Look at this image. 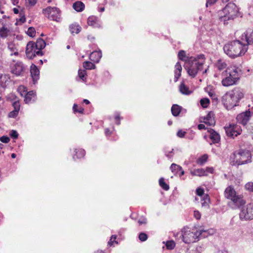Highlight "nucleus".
Instances as JSON below:
<instances>
[{
	"label": "nucleus",
	"instance_id": "38",
	"mask_svg": "<svg viewBox=\"0 0 253 253\" xmlns=\"http://www.w3.org/2000/svg\"><path fill=\"white\" fill-rule=\"evenodd\" d=\"M178 57L179 59L182 60V61H186L187 60L186 59V53L185 51L183 50H181L179 51L178 54Z\"/></svg>",
	"mask_w": 253,
	"mask_h": 253
},
{
	"label": "nucleus",
	"instance_id": "26",
	"mask_svg": "<svg viewBox=\"0 0 253 253\" xmlns=\"http://www.w3.org/2000/svg\"><path fill=\"white\" fill-rule=\"evenodd\" d=\"M9 82V78L8 76L5 74H0V85L4 87L6 84Z\"/></svg>",
	"mask_w": 253,
	"mask_h": 253
},
{
	"label": "nucleus",
	"instance_id": "40",
	"mask_svg": "<svg viewBox=\"0 0 253 253\" xmlns=\"http://www.w3.org/2000/svg\"><path fill=\"white\" fill-rule=\"evenodd\" d=\"M77 150L75 149L76 151V156L77 158H81L83 157L85 155V151L83 149H79L78 151H76Z\"/></svg>",
	"mask_w": 253,
	"mask_h": 253
},
{
	"label": "nucleus",
	"instance_id": "19",
	"mask_svg": "<svg viewBox=\"0 0 253 253\" xmlns=\"http://www.w3.org/2000/svg\"><path fill=\"white\" fill-rule=\"evenodd\" d=\"M30 72L33 81L35 82L39 79V70L36 65L33 64L31 66Z\"/></svg>",
	"mask_w": 253,
	"mask_h": 253
},
{
	"label": "nucleus",
	"instance_id": "41",
	"mask_svg": "<svg viewBox=\"0 0 253 253\" xmlns=\"http://www.w3.org/2000/svg\"><path fill=\"white\" fill-rule=\"evenodd\" d=\"M36 31L34 28L31 27H29L27 30V34L31 37H33L35 36Z\"/></svg>",
	"mask_w": 253,
	"mask_h": 253
},
{
	"label": "nucleus",
	"instance_id": "35",
	"mask_svg": "<svg viewBox=\"0 0 253 253\" xmlns=\"http://www.w3.org/2000/svg\"><path fill=\"white\" fill-rule=\"evenodd\" d=\"M165 244L166 248L168 250H172L175 246V243L173 240H169L167 242H163Z\"/></svg>",
	"mask_w": 253,
	"mask_h": 253
},
{
	"label": "nucleus",
	"instance_id": "6",
	"mask_svg": "<svg viewBox=\"0 0 253 253\" xmlns=\"http://www.w3.org/2000/svg\"><path fill=\"white\" fill-rule=\"evenodd\" d=\"M233 165H241L251 162V154L249 151L240 150L233 154Z\"/></svg>",
	"mask_w": 253,
	"mask_h": 253
},
{
	"label": "nucleus",
	"instance_id": "3",
	"mask_svg": "<svg viewBox=\"0 0 253 253\" xmlns=\"http://www.w3.org/2000/svg\"><path fill=\"white\" fill-rule=\"evenodd\" d=\"M248 49L247 44H243L239 40L230 42L225 44L223 47L224 52L232 58L244 55Z\"/></svg>",
	"mask_w": 253,
	"mask_h": 253
},
{
	"label": "nucleus",
	"instance_id": "13",
	"mask_svg": "<svg viewBox=\"0 0 253 253\" xmlns=\"http://www.w3.org/2000/svg\"><path fill=\"white\" fill-rule=\"evenodd\" d=\"M251 117V112L250 111H246L245 112L239 114L237 117L236 119L237 122L239 124H241L243 125H245L247 124L248 122L249 121L250 118Z\"/></svg>",
	"mask_w": 253,
	"mask_h": 253
},
{
	"label": "nucleus",
	"instance_id": "43",
	"mask_svg": "<svg viewBox=\"0 0 253 253\" xmlns=\"http://www.w3.org/2000/svg\"><path fill=\"white\" fill-rule=\"evenodd\" d=\"M86 75V72L85 70H82L80 69L78 71V75L79 77L83 80L84 81L85 78V77Z\"/></svg>",
	"mask_w": 253,
	"mask_h": 253
},
{
	"label": "nucleus",
	"instance_id": "32",
	"mask_svg": "<svg viewBox=\"0 0 253 253\" xmlns=\"http://www.w3.org/2000/svg\"><path fill=\"white\" fill-rule=\"evenodd\" d=\"M227 66V65L225 62L220 59L217 60L215 63V66L219 70H222L225 69H226Z\"/></svg>",
	"mask_w": 253,
	"mask_h": 253
},
{
	"label": "nucleus",
	"instance_id": "47",
	"mask_svg": "<svg viewBox=\"0 0 253 253\" xmlns=\"http://www.w3.org/2000/svg\"><path fill=\"white\" fill-rule=\"evenodd\" d=\"M219 19H220L221 22H223L224 25H226V24H227L226 22V21H227L228 20H229L230 19L233 20V18H232V17H226V16H225V17H220Z\"/></svg>",
	"mask_w": 253,
	"mask_h": 253
},
{
	"label": "nucleus",
	"instance_id": "39",
	"mask_svg": "<svg viewBox=\"0 0 253 253\" xmlns=\"http://www.w3.org/2000/svg\"><path fill=\"white\" fill-rule=\"evenodd\" d=\"M200 103L202 106L204 108H206L210 104V100L207 98L202 99L200 100Z\"/></svg>",
	"mask_w": 253,
	"mask_h": 253
},
{
	"label": "nucleus",
	"instance_id": "45",
	"mask_svg": "<svg viewBox=\"0 0 253 253\" xmlns=\"http://www.w3.org/2000/svg\"><path fill=\"white\" fill-rule=\"evenodd\" d=\"M138 238L141 241L144 242L147 239L148 236L146 233L142 232L139 234Z\"/></svg>",
	"mask_w": 253,
	"mask_h": 253
},
{
	"label": "nucleus",
	"instance_id": "21",
	"mask_svg": "<svg viewBox=\"0 0 253 253\" xmlns=\"http://www.w3.org/2000/svg\"><path fill=\"white\" fill-rule=\"evenodd\" d=\"M209 132L210 133V138L212 141L213 143H218L220 139L219 134L212 129H210Z\"/></svg>",
	"mask_w": 253,
	"mask_h": 253
},
{
	"label": "nucleus",
	"instance_id": "61",
	"mask_svg": "<svg viewBox=\"0 0 253 253\" xmlns=\"http://www.w3.org/2000/svg\"><path fill=\"white\" fill-rule=\"evenodd\" d=\"M206 173L207 174L208 172L212 173L213 171V169L212 168H207L206 169Z\"/></svg>",
	"mask_w": 253,
	"mask_h": 253
},
{
	"label": "nucleus",
	"instance_id": "15",
	"mask_svg": "<svg viewBox=\"0 0 253 253\" xmlns=\"http://www.w3.org/2000/svg\"><path fill=\"white\" fill-rule=\"evenodd\" d=\"M196 194L199 196H202V205L203 207H206L208 206L210 202V198L208 194H204V190L203 189L198 188L196 190Z\"/></svg>",
	"mask_w": 253,
	"mask_h": 253
},
{
	"label": "nucleus",
	"instance_id": "4",
	"mask_svg": "<svg viewBox=\"0 0 253 253\" xmlns=\"http://www.w3.org/2000/svg\"><path fill=\"white\" fill-rule=\"evenodd\" d=\"M205 62L204 55H200L197 58L191 57L185 62L184 68L188 74L192 78H194L199 71L203 69Z\"/></svg>",
	"mask_w": 253,
	"mask_h": 253
},
{
	"label": "nucleus",
	"instance_id": "23",
	"mask_svg": "<svg viewBox=\"0 0 253 253\" xmlns=\"http://www.w3.org/2000/svg\"><path fill=\"white\" fill-rule=\"evenodd\" d=\"M182 70V67L179 62H177L175 65L174 71V81L176 82L181 76V72Z\"/></svg>",
	"mask_w": 253,
	"mask_h": 253
},
{
	"label": "nucleus",
	"instance_id": "62",
	"mask_svg": "<svg viewBox=\"0 0 253 253\" xmlns=\"http://www.w3.org/2000/svg\"><path fill=\"white\" fill-rule=\"evenodd\" d=\"M116 238V236H114V235L112 236L110 241L108 242V245L112 246V244H113V242L112 241V239H113L114 240H115Z\"/></svg>",
	"mask_w": 253,
	"mask_h": 253
},
{
	"label": "nucleus",
	"instance_id": "56",
	"mask_svg": "<svg viewBox=\"0 0 253 253\" xmlns=\"http://www.w3.org/2000/svg\"><path fill=\"white\" fill-rule=\"evenodd\" d=\"M194 215L197 219H199L201 218V214L198 211H194Z\"/></svg>",
	"mask_w": 253,
	"mask_h": 253
},
{
	"label": "nucleus",
	"instance_id": "50",
	"mask_svg": "<svg viewBox=\"0 0 253 253\" xmlns=\"http://www.w3.org/2000/svg\"><path fill=\"white\" fill-rule=\"evenodd\" d=\"M10 135L12 138L16 139L18 136V134L16 130H12L10 133Z\"/></svg>",
	"mask_w": 253,
	"mask_h": 253
},
{
	"label": "nucleus",
	"instance_id": "8",
	"mask_svg": "<svg viewBox=\"0 0 253 253\" xmlns=\"http://www.w3.org/2000/svg\"><path fill=\"white\" fill-rule=\"evenodd\" d=\"M12 35L13 30L11 25L4 17H2L0 19V38L2 39H8Z\"/></svg>",
	"mask_w": 253,
	"mask_h": 253
},
{
	"label": "nucleus",
	"instance_id": "48",
	"mask_svg": "<svg viewBox=\"0 0 253 253\" xmlns=\"http://www.w3.org/2000/svg\"><path fill=\"white\" fill-rule=\"evenodd\" d=\"M13 106L14 108V110H15V112H18L20 109V104L19 101H15L13 103Z\"/></svg>",
	"mask_w": 253,
	"mask_h": 253
},
{
	"label": "nucleus",
	"instance_id": "54",
	"mask_svg": "<svg viewBox=\"0 0 253 253\" xmlns=\"http://www.w3.org/2000/svg\"><path fill=\"white\" fill-rule=\"evenodd\" d=\"M173 149H172L171 151L166 150L165 155L166 156V157L170 159L172 156V155H170V154L173 152Z\"/></svg>",
	"mask_w": 253,
	"mask_h": 253
},
{
	"label": "nucleus",
	"instance_id": "27",
	"mask_svg": "<svg viewBox=\"0 0 253 253\" xmlns=\"http://www.w3.org/2000/svg\"><path fill=\"white\" fill-rule=\"evenodd\" d=\"M45 42L41 38H39L36 42H35V47L36 48L38 49V50H40L42 51V49L45 47Z\"/></svg>",
	"mask_w": 253,
	"mask_h": 253
},
{
	"label": "nucleus",
	"instance_id": "30",
	"mask_svg": "<svg viewBox=\"0 0 253 253\" xmlns=\"http://www.w3.org/2000/svg\"><path fill=\"white\" fill-rule=\"evenodd\" d=\"M35 92L34 91L27 92L24 96L25 97L24 101L26 103L30 102L32 99L35 96Z\"/></svg>",
	"mask_w": 253,
	"mask_h": 253
},
{
	"label": "nucleus",
	"instance_id": "25",
	"mask_svg": "<svg viewBox=\"0 0 253 253\" xmlns=\"http://www.w3.org/2000/svg\"><path fill=\"white\" fill-rule=\"evenodd\" d=\"M170 169L172 172L175 174H178V172L180 171V174H179L180 176L183 175L184 173V171L182 170V168L174 163L171 164L170 166Z\"/></svg>",
	"mask_w": 253,
	"mask_h": 253
},
{
	"label": "nucleus",
	"instance_id": "34",
	"mask_svg": "<svg viewBox=\"0 0 253 253\" xmlns=\"http://www.w3.org/2000/svg\"><path fill=\"white\" fill-rule=\"evenodd\" d=\"M83 67L86 70L94 69L95 65L89 61H84L83 63Z\"/></svg>",
	"mask_w": 253,
	"mask_h": 253
},
{
	"label": "nucleus",
	"instance_id": "57",
	"mask_svg": "<svg viewBox=\"0 0 253 253\" xmlns=\"http://www.w3.org/2000/svg\"><path fill=\"white\" fill-rule=\"evenodd\" d=\"M217 0H207L206 3V6H208V5H212L215 3Z\"/></svg>",
	"mask_w": 253,
	"mask_h": 253
},
{
	"label": "nucleus",
	"instance_id": "60",
	"mask_svg": "<svg viewBox=\"0 0 253 253\" xmlns=\"http://www.w3.org/2000/svg\"><path fill=\"white\" fill-rule=\"evenodd\" d=\"M209 94L210 96H211L213 100H214L216 101L217 100V97L216 96L215 94H214L213 93L209 92Z\"/></svg>",
	"mask_w": 253,
	"mask_h": 253
},
{
	"label": "nucleus",
	"instance_id": "16",
	"mask_svg": "<svg viewBox=\"0 0 253 253\" xmlns=\"http://www.w3.org/2000/svg\"><path fill=\"white\" fill-rule=\"evenodd\" d=\"M24 67L21 62H17L11 67V72L16 76H20L23 72Z\"/></svg>",
	"mask_w": 253,
	"mask_h": 253
},
{
	"label": "nucleus",
	"instance_id": "42",
	"mask_svg": "<svg viewBox=\"0 0 253 253\" xmlns=\"http://www.w3.org/2000/svg\"><path fill=\"white\" fill-rule=\"evenodd\" d=\"M18 91L22 96H24L27 91L26 87L23 85H20L18 87Z\"/></svg>",
	"mask_w": 253,
	"mask_h": 253
},
{
	"label": "nucleus",
	"instance_id": "55",
	"mask_svg": "<svg viewBox=\"0 0 253 253\" xmlns=\"http://www.w3.org/2000/svg\"><path fill=\"white\" fill-rule=\"evenodd\" d=\"M138 222L139 225L145 224L147 223V220L145 218L139 219L138 220Z\"/></svg>",
	"mask_w": 253,
	"mask_h": 253
},
{
	"label": "nucleus",
	"instance_id": "24",
	"mask_svg": "<svg viewBox=\"0 0 253 253\" xmlns=\"http://www.w3.org/2000/svg\"><path fill=\"white\" fill-rule=\"evenodd\" d=\"M87 23L89 26L94 28L99 27L100 26V24L96 17H88Z\"/></svg>",
	"mask_w": 253,
	"mask_h": 253
},
{
	"label": "nucleus",
	"instance_id": "33",
	"mask_svg": "<svg viewBox=\"0 0 253 253\" xmlns=\"http://www.w3.org/2000/svg\"><path fill=\"white\" fill-rule=\"evenodd\" d=\"M171 113L174 116H177L181 112V107L178 105H173L171 109Z\"/></svg>",
	"mask_w": 253,
	"mask_h": 253
},
{
	"label": "nucleus",
	"instance_id": "9",
	"mask_svg": "<svg viewBox=\"0 0 253 253\" xmlns=\"http://www.w3.org/2000/svg\"><path fill=\"white\" fill-rule=\"evenodd\" d=\"M26 54L29 59H32L36 55L42 56V52L40 50H38V49L36 48L35 47V42L31 41L27 44Z\"/></svg>",
	"mask_w": 253,
	"mask_h": 253
},
{
	"label": "nucleus",
	"instance_id": "46",
	"mask_svg": "<svg viewBox=\"0 0 253 253\" xmlns=\"http://www.w3.org/2000/svg\"><path fill=\"white\" fill-rule=\"evenodd\" d=\"M26 21L25 17H20V18L16 19V22L15 23V24L18 25H21L23 23H24Z\"/></svg>",
	"mask_w": 253,
	"mask_h": 253
},
{
	"label": "nucleus",
	"instance_id": "17",
	"mask_svg": "<svg viewBox=\"0 0 253 253\" xmlns=\"http://www.w3.org/2000/svg\"><path fill=\"white\" fill-rule=\"evenodd\" d=\"M42 13L44 15H48L50 16H56L60 14V10L55 7H47L46 8L43 9Z\"/></svg>",
	"mask_w": 253,
	"mask_h": 253
},
{
	"label": "nucleus",
	"instance_id": "51",
	"mask_svg": "<svg viewBox=\"0 0 253 253\" xmlns=\"http://www.w3.org/2000/svg\"><path fill=\"white\" fill-rule=\"evenodd\" d=\"M0 140L3 143H7L10 141V139L6 136H2L0 138Z\"/></svg>",
	"mask_w": 253,
	"mask_h": 253
},
{
	"label": "nucleus",
	"instance_id": "29",
	"mask_svg": "<svg viewBox=\"0 0 253 253\" xmlns=\"http://www.w3.org/2000/svg\"><path fill=\"white\" fill-rule=\"evenodd\" d=\"M179 91L183 94L188 95L191 93L189 88L186 86L184 83H181L179 85Z\"/></svg>",
	"mask_w": 253,
	"mask_h": 253
},
{
	"label": "nucleus",
	"instance_id": "7",
	"mask_svg": "<svg viewBox=\"0 0 253 253\" xmlns=\"http://www.w3.org/2000/svg\"><path fill=\"white\" fill-rule=\"evenodd\" d=\"M224 195L227 199L232 201L238 207L241 206L245 203L243 197L240 195L237 194L234 187L232 186H229L225 189Z\"/></svg>",
	"mask_w": 253,
	"mask_h": 253
},
{
	"label": "nucleus",
	"instance_id": "63",
	"mask_svg": "<svg viewBox=\"0 0 253 253\" xmlns=\"http://www.w3.org/2000/svg\"><path fill=\"white\" fill-rule=\"evenodd\" d=\"M49 19L51 20H55L57 22L60 21V17H56V18L54 19V17H48Z\"/></svg>",
	"mask_w": 253,
	"mask_h": 253
},
{
	"label": "nucleus",
	"instance_id": "5",
	"mask_svg": "<svg viewBox=\"0 0 253 253\" xmlns=\"http://www.w3.org/2000/svg\"><path fill=\"white\" fill-rule=\"evenodd\" d=\"M243 96L244 93L241 89L235 88L222 96V102L227 109H231L238 105L239 101Z\"/></svg>",
	"mask_w": 253,
	"mask_h": 253
},
{
	"label": "nucleus",
	"instance_id": "31",
	"mask_svg": "<svg viewBox=\"0 0 253 253\" xmlns=\"http://www.w3.org/2000/svg\"><path fill=\"white\" fill-rule=\"evenodd\" d=\"M81 30V27L77 24H72L70 26V30L72 34H78Z\"/></svg>",
	"mask_w": 253,
	"mask_h": 253
},
{
	"label": "nucleus",
	"instance_id": "2",
	"mask_svg": "<svg viewBox=\"0 0 253 253\" xmlns=\"http://www.w3.org/2000/svg\"><path fill=\"white\" fill-rule=\"evenodd\" d=\"M242 71L236 66H230L221 74V84L224 86L234 85L239 81Z\"/></svg>",
	"mask_w": 253,
	"mask_h": 253
},
{
	"label": "nucleus",
	"instance_id": "28",
	"mask_svg": "<svg viewBox=\"0 0 253 253\" xmlns=\"http://www.w3.org/2000/svg\"><path fill=\"white\" fill-rule=\"evenodd\" d=\"M73 7L75 10L79 12L84 10V5L82 1H78L73 4Z\"/></svg>",
	"mask_w": 253,
	"mask_h": 253
},
{
	"label": "nucleus",
	"instance_id": "18",
	"mask_svg": "<svg viewBox=\"0 0 253 253\" xmlns=\"http://www.w3.org/2000/svg\"><path fill=\"white\" fill-rule=\"evenodd\" d=\"M204 123L210 126H214L215 121L214 118V114L213 112H209L204 118Z\"/></svg>",
	"mask_w": 253,
	"mask_h": 253
},
{
	"label": "nucleus",
	"instance_id": "14",
	"mask_svg": "<svg viewBox=\"0 0 253 253\" xmlns=\"http://www.w3.org/2000/svg\"><path fill=\"white\" fill-rule=\"evenodd\" d=\"M241 39L247 42V46L253 43V30L248 29L242 35Z\"/></svg>",
	"mask_w": 253,
	"mask_h": 253
},
{
	"label": "nucleus",
	"instance_id": "20",
	"mask_svg": "<svg viewBox=\"0 0 253 253\" xmlns=\"http://www.w3.org/2000/svg\"><path fill=\"white\" fill-rule=\"evenodd\" d=\"M102 57L101 51H94L91 53L90 59L94 62L98 63Z\"/></svg>",
	"mask_w": 253,
	"mask_h": 253
},
{
	"label": "nucleus",
	"instance_id": "59",
	"mask_svg": "<svg viewBox=\"0 0 253 253\" xmlns=\"http://www.w3.org/2000/svg\"><path fill=\"white\" fill-rule=\"evenodd\" d=\"M18 113V112H15V110H14L9 114V117L10 118H14L17 115Z\"/></svg>",
	"mask_w": 253,
	"mask_h": 253
},
{
	"label": "nucleus",
	"instance_id": "44",
	"mask_svg": "<svg viewBox=\"0 0 253 253\" xmlns=\"http://www.w3.org/2000/svg\"><path fill=\"white\" fill-rule=\"evenodd\" d=\"M208 159V156L207 155H204L201 157L197 161V162L199 164L203 165L205 163Z\"/></svg>",
	"mask_w": 253,
	"mask_h": 253
},
{
	"label": "nucleus",
	"instance_id": "12",
	"mask_svg": "<svg viewBox=\"0 0 253 253\" xmlns=\"http://www.w3.org/2000/svg\"><path fill=\"white\" fill-rule=\"evenodd\" d=\"M224 16H237L238 8L234 3L228 4L223 9Z\"/></svg>",
	"mask_w": 253,
	"mask_h": 253
},
{
	"label": "nucleus",
	"instance_id": "52",
	"mask_svg": "<svg viewBox=\"0 0 253 253\" xmlns=\"http://www.w3.org/2000/svg\"><path fill=\"white\" fill-rule=\"evenodd\" d=\"M78 107L77 105H76L75 104L74 105L73 107L74 111L76 112H79V113H83V111L84 110V109L83 108H80L78 110H76V107Z\"/></svg>",
	"mask_w": 253,
	"mask_h": 253
},
{
	"label": "nucleus",
	"instance_id": "11",
	"mask_svg": "<svg viewBox=\"0 0 253 253\" xmlns=\"http://www.w3.org/2000/svg\"><path fill=\"white\" fill-rule=\"evenodd\" d=\"M224 128L227 135L233 138L241 134L242 131L240 126L234 124H230Z\"/></svg>",
	"mask_w": 253,
	"mask_h": 253
},
{
	"label": "nucleus",
	"instance_id": "22",
	"mask_svg": "<svg viewBox=\"0 0 253 253\" xmlns=\"http://www.w3.org/2000/svg\"><path fill=\"white\" fill-rule=\"evenodd\" d=\"M7 49L9 51V54L11 56L18 55V50L16 46L12 42L9 43L7 46Z\"/></svg>",
	"mask_w": 253,
	"mask_h": 253
},
{
	"label": "nucleus",
	"instance_id": "37",
	"mask_svg": "<svg viewBox=\"0 0 253 253\" xmlns=\"http://www.w3.org/2000/svg\"><path fill=\"white\" fill-rule=\"evenodd\" d=\"M159 185L160 186L165 190L167 191L169 189V185H168L165 182L164 178L162 177L159 179Z\"/></svg>",
	"mask_w": 253,
	"mask_h": 253
},
{
	"label": "nucleus",
	"instance_id": "1",
	"mask_svg": "<svg viewBox=\"0 0 253 253\" xmlns=\"http://www.w3.org/2000/svg\"><path fill=\"white\" fill-rule=\"evenodd\" d=\"M215 231L213 229H209L208 230L199 229L196 232L191 231L188 227L183 228L179 233H177L175 237H177L179 235L182 238V241L186 244L195 242L196 239L200 236L203 238L207 237L209 235H212L215 233Z\"/></svg>",
	"mask_w": 253,
	"mask_h": 253
},
{
	"label": "nucleus",
	"instance_id": "53",
	"mask_svg": "<svg viewBox=\"0 0 253 253\" xmlns=\"http://www.w3.org/2000/svg\"><path fill=\"white\" fill-rule=\"evenodd\" d=\"M185 133V131H182L181 130H179L177 132V136L182 138L184 136Z\"/></svg>",
	"mask_w": 253,
	"mask_h": 253
},
{
	"label": "nucleus",
	"instance_id": "64",
	"mask_svg": "<svg viewBox=\"0 0 253 253\" xmlns=\"http://www.w3.org/2000/svg\"><path fill=\"white\" fill-rule=\"evenodd\" d=\"M188 253H200L197 250V249H193L189 251Z\"/></svg>",
	"mask_w": 253,
	"mask_h": 253
},
{
	"label": "nucleus",
	"instance_id": "10",
	"mask_svg": "<svg viewBox=\"0 0 253 253\" xmlns=\"http://www.w3.org/2000/svg\"><path fill=\"white\" fill-rule=\"evenodd\" d=\"M239 215L241 220L253 219V204H248L246 207H243Z\"/></svg>",
	"mask_w": 253,
	"mask_h": 253
},
{
	"label": "nucleus",
	"instance_id": "49",
	"mask_svg": "<svg viewBox=\"0 0 253 253\" xmlns=\"http://www.w3.org/2000/svg\"><path fill=\"white\" fill-rule=\"evenodd\" d=\"M245 188L246 189L251 192H253V183L248 182L245 185Z\"/></svg>",
	"mask_w": 253,
	"mask_h": 253
},
{
	"label": "nucleus",
	"instance_id": "58",
	"mask_svg": "<svg viewBox=\"0 0 253 253\" xmlns=\"http://www.w3.org/2000/svg\"><path fill=\"white\" fill-rule=\"evenodd\" d=\"M29 5L32 6H34L37 2V0H27Z\"/></svg>",
	"mask_w": 253,
	"mask_h": 253
},
{
	"label": "nucleus",
	"instance_id": "36",
	"mask_svg": "<svg viewBox=\"0 0 253 253\" xmlns=\"http://www.w3.org/2000/svg\"><path fill=\"white\" fill-rule=\"evenodd\" d=\"M192 174L193 175L202 176H205L207 175V174L206 173V171L204 169H197L195 170L193 172Z\"/></svg>",
	"mask_w": 253,
	"mask_h": 253
}]
</instances>
